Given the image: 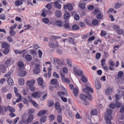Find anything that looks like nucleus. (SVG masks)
<instances>
[{"instance_id": "35", "label": "nucleus", "mask_w": 124, "mask_h": 124, "mask_svg": "<svg viewBox=\"0 0 124 124\" xmlns=\"http://www.w3.org/2000/svg\"><path fill=\"white\" fill-rule=\"evenodd\" d=\"M26 74V72L25 71H22L18 74L19 76L20 77H23L25 76Z\"/></svg>"}, {"instance_id": "18", "label": "nucleus", "mask_w": 124, "mask_h": 124, "mask_svg": "<svg viewBox=\"0 0 124 124\" xmlns=\"http://www.w3.org/2000/svg\"><path fill=\"white\" fill-rule=\"evenodd\" d=\"M18 65L19 67V69L21 70L24 69V64L22 62H19L18 63Z\"/></svg>"}, {"instance_id": "2", "label": "nucleus", "mask_w": 124, "mask_h": 124, "mask_svg": "<svg viewBox=\"0 0 124 124\" xmlns=\"http://www.w3.org/2000/svg\"><path fill=\"white\" fill-rule=\"evenodd\" d=\"M112 28L118 34H122L123 33V30L122 29L120 28L119 26L116 25H113Z\"/></svg>"}, {"instance_id": "38", "label": "nucleus", "mask_w": 124, "mask_h": 124, "mask_svg": "<svg viewBox=\"0 0 124 124\" xmlns=\"http://www.w3.org/2000/svg\"><path fill=\"white\" fill-rule=\"evenodd\" d=\"M25 59L27 61H30L32 60L31 56L29 54H26L25 57Z\"/></svg>"}, {"instance_id": "51", "label": "nucleus", "mask_w": 124, "mask_h": 124, "mask_svg": "<svg viewBox=\"0 0 124 124\" xmlns=\"http://www.w3.org/2000/svg\"><path fill=\"white\" fill-rule=\"evenodd\" d=\"M98 113L97 110L95 109H93L92 110L91 112V114L93 115H96Z\"/></svg>"}, {"instance_id": "53", "label": "nucleus", "mask_w": 124, "mask_h": 124, "mask_svg": "<svg viewBox=\"0 0 124 124\" xmlns=\"http://www.w3.org/2000/svg\"><path fill=\"white\" fill-rule=\"evenodd\" d=\"M42 21L45 23L47 24L49 22V20L48 18H44L42 19Z\"/></svg>"}, {"instance_id": "3", "label": "nucleus", "mask_w": 124, "mask_h": 124, "mask_svg": "<svg viewBox=\"0 0 124 124\" xmlns=\"http://www.w3.org/2000/svg\"><path fill=\"white\" fill-rule=\"evenodd\" d=\"M93 13L95 15H97L96 17L98 19L101 20L103 18V14L99 10L97 9H95Z\"/></svg>"}, {"instance_id": "59", "label": "nucleus", "mask_w": 124, "mask_h": 124, "mask_svg": "<svg viewBox=\"0 0 124 124\" xmlns=\"http://www.w3.org/2000/svg\"><path fill=\"white\" fill-rule=\"evenodd\" d=\"M63 27L65 29H69L70 26L68 23H66L64 24Z\"/></svg>"}, {"instance_id": "26", "label": "nucleus", "mask_w": 124, "mask_h": 124, "mask_svg": "<svg viewBox=\"0 0 124 124\" xmlns=\"http://www.w3.org/2000/svg\"><path fill=\"white\" fill-rule=\"evenodd\" d=\"M13 63L11 59H9L7 60L5 62V64L7 66H8Z\"/></svg>"}, {"instance_id": "37", "label": "nucleus", "mask_w": 124, "mask_h": 124, "mask_svg": "<svg viewBox=\"0 0 124 124\" xmlns=\"http://www.w3.org/2000/svg\"><path fill=\"white\" fill-rule=\"evenodd\" d=\"M68 42L70 43H72L74 44H75V42L74 41L73 39L71 38H69L67 39Z\"/></svg>"}, {"instance_id": "15", "label": "nucleus", "mask_w": 124, "mask_h": 124, "mask_svg": "<svg viewBox=\"0 0 124 124\" xmlns=\"http://www.w3.org/2000/svg\"><path fill=\"white\" fill-rule=\"evenodd\" d=\"M113 90V88L110 87H108L105 90V93L107 95L110 94L112 93V92Z\"/></svg>"}, {"instance_id": "55", "label": "nucleus", "mask_w": 124, "mask_h": 124, "mask_svg": "<svg viewBox=\"0 0 124 124\" xmlns=\"http://www.w3.org/2000/svg\"><path fill=\"white\" fill-rule=\"evenodd\" d=\"M92 23L93 25H97L99 23L98 21L96 19H94L93 20Z\"/></svg>"}, {"instance_id": "54", "label": "nucleus", "mask_w": 124, "mask_h": 124, "mask_svg": "<svg viewBox=\"0 0 124 124\" xmlns=\"http://www.w3.org/2000/svg\"><path fill=\"white\" fill-rule=\"evenodd\" d=\"M109 63L111 66H114L115 64V63L113 61V60L112 59H110L109 60Z\"/></svg>"}, {"instance_id": "62", "label": "nucleus", "mask_w": 124, "mask_h": 124, "mask_svg": "<svg viewBox=\"0 0 124 124\" xmlns=\"http://www.w3.org/2000/svg\"><path fill=\"white\" fill-rule=\"evenodd\" d=\"M23 102L24 104L28 105L29 102L28 100L25 98H24L23 101Z\"/></svg>"}, {"instance_id": "19", "label": "nucleus", "mask_w": 124, "mask_h": 124, "mask_svg": "<svg viewBox=\"0 0 124 124\" xmlns=\"http://www.w3.org/2000/svg\"><path fill=\"white\" fill-rule=\"evenodd\" d=\"M0 69L1 72H2L4 73L6 71V67L3 64L0 65Z\"/></svg>"}, {"instance_id": "63", "label": "nucleus", "mask_w": 124, "mask_h": 124, "mask_svg": "<svg viewBox=\"0 0 124 124\" xmlns=\"http://www.w3.org/2000/svg\"><path fill=\"white\" fill-rule=\"evenodd\" d=\"M31 103L35 107H36L37 108H39V106L38 104H37L34 101H32V102Z\"/></svg>"}, {"instance_id": "11", "label": "nucleus", "mask_w": 124, "mask_h": 124, "mask_svg": "<svg viewBox=\"0 0 124 124\" xmlns=\"http://www.w3.org/2000/svg\"><path fill=\"white\" fill-rule=\"evenodd\" d=\"M42 12L41 15L43 17H45L46 16L49 14L50 11L46 9H44L41 10Z\"/></svg>"}, {"instance_id": "10", "label": "nucleus", "mask_w": 124, "mask_h": 124, "mask_svg": "<svg viewBox=\"0 0 124 124\" xmlns=\"http://www.w3.org/2000/svg\"><path fill=\"white\" fill-rule=\"evenodd\" d=\"M120 105V104L118 102H116L115 103H111L109 106V107L111 109H113L115 108H118Z\"/></svg>"}, {"instance_id": "9", "label": "nucleus", "mask_w": 124, "mask_h": 124, "mask_svg": "<svg viewBox=\"0 0 124 124\" xmlns=\"http://www.w3.org/2000/svg\"><path fill=\"white\" fill-rule=\"evenodd\" d=\"M8 110V106L6 107L5 106L1 107L0 105V113L1 115H4L5 113L4 111L6 112Z\"/></svg>"}, {"instance_id": "34", "label": "nucleus", "mask_w": 124, "mask_h": 124, "mask_svg": "<svg viewBox=\"0 0 124 124\" xmlns=\"http://www.w3.org/2000/svg\"><path fill=\"white\" fill-rule=\"evenodd\" d=\"M46 112L44 110H42L39 112L38 113V115L39 116H41L45 114Z\"/></svg>"}, {"instance_id": "1", "label": "nucleus", "mask_w": 124, "mask_h": 124, "mask_svg": "<svg viewBox=\"0 0 124 124\" xmlns=\"http://www.w3.org/2000/svg\"><path fill=\"white\" fill-rule=\"evenodd\" d=\"M112 110L110 109H107V110L105 116V119L106 120V123L107 124H111L110 120L112 117L111 114Z\"/></svg>"}, {"instance_id": "28", "label": "nucleus", "mask_w": 124, "mask_h": 124, "mask_svg": "<svg viewBox=\"0 0 124 124\" xmlns=\"http://www.w3.org/2000/svg\"><path fill=\"white\" fill-rule=\"evenodd\" d=\"M39 85L41 86L43 83V79L40 77L38 78L37 80Z\"/></svg>"}, {"instance_id": "17", "label": "nucleus", "mask_w": 124, "mask_h": 124, "mask_svg": "<svg viewBox=\"0 0 124 124\" xmlns=\"http://www.w3.org/2000/svg\"><path fill=\"white\" fill-rule=\"evenodd\" d=\"M64 89L65 90L64 92H58L57 94L59 96H61H61H62L67 94V91L65 88H64Z\"/></svg>"}, {"instance_id": "7", "label": "nucleus", "mask_w": 124, "mask_h": 124, "mask_svg": "<svg viewBox=\"0 0 124 124\" xmlns=\"http://www.w3.org/2000/svg\"><path fill=\"white\" fill-rule=\"evenodd\" d=\"M49 46L52 48H54L59 46V44L56 41L55 43L52 42L51 41H49Z\"/></svg>"}, {"instance_id": "23", "label": "nucleus", "mask_w": 124, "mask_h": 124, "mask_svg": "<svg viewBox=\"0 0 124 124\" xmlns=\"http://www.w3.org/2000/svg\"><path fill=\"white\" fill-rule=\"evenodd\" d=\"M56 109L57 110H59L60 109V106L59 103L58 102H56L54 105Z\"/></svg>"}, {"instance_id": "21", "label": "nucleus", "mask_w": 124, "mask_h": 124, "mask_svg": "<svg viewBox=\"0 0 124 124\" xmlns=\"http://www.w3.org/2000/svg\"><path fill=\"white\" fill-rule=\"evenodd\" d=\"M86 4L84 2L80 3L78 5L79 7H80L82 10L84 9L85 8Z\"/></svg>"}, {"instance_id": "58", "label": "nucleus", "mask_w": 124, "mask_h": 124, "mask_svg": "<svg viewBox=\"0 0 124 124\" xmlns=\"http://www.w3.org/2000/svg\"><path fill=\"white\" fill-rule=\"evenodd\" d=\"M9 33L10 35L12 36H14L16 34V32L13 30H10Z\"/></svg>"}, {"instance_id": "12", "label": "nucleus", "mask_w": 124, "mask_h": 124, "mask_svg": "<svg viewBox=\"0 0 124 124\" xmlns=\"http://www.w3.org/2000/svg\"><path fill=\"white\" fill-rule=\"evenodd\" d=\"M64 8L65 9L67 8L70 11H72L73 9L72 5L70 3H68L66 5H64Z\"/></svg>"}, {"instance_id": "20", "label": "nucleus", "mask_w": 124, "mask_h": 124, "mask_svg": "<svg viewBox=\"0 0 124 124\" xmlns=\"http://www.w3.org/2000/svg\"><path fill=\"white\" fill-rule=\"evenodd\" d=\"M33 118V116L32 115L29 116L27 119L26 124L32 121Z\"/></svg>"}, {"instance_id": "50", "label": "nucleus", "mask_w": 124, "mask_h": 124, "mask_svg": "<svg viewBox=\"0 0 124 124\" xmlns=\"http://www.w3.org/2000/svg\"><path fill=\"white\" fill-rule=\"evenodd\" d=\"M53 3V2H52L50 3L47 4L46 5V7L49 10L51 9L52 8V5L51 4Z\"/></svg>"}, {"instance_id": "60", "label": "nucleus", "mask_w": 124, "mask_h": 124, "mask_svg": "<svg viewBox=\"0 0 124 124\" xmlns=\"http://www.w3.org/2000/svg\"><path fill=\"white\" fill-rule=\"evenodd\" d=\"M30 53L32 55H35L36 54V52L34 50H31L30 51Z\"/></svg>"}, {"instance_id": "13", "label": "nucleus", "mask_w": 124, "mask_h": 124, "mask_svg": "<svg viewBox=\"0 0 124 124\" xmlns=\"http://www.w3.org/2000/svg\"><path fill=\"white\" fill-rule=\"evenodd\" d=\"M95 83L96 89H100L101 87V84L98 79H96Z\"/></svg>"}, {"instance_id": "36", "label": "nucleus", "mask_w": 124, "mask_h": 124, "mask_svg": "<svg viewBox=\"0 0 124 124\" xmlns=\"http://www.w3.org/2000/svg\"><path fill=\"white\" fill-rule=\"evenodd\" d=\"M70 15L69 13L68 12H66L64 15V19H67L70 17Z\"/></svg>"}, {"instance_id": "43", "label": "nucleus", "mask_w": 124, "mask_h": 124, "mask_svg": "<svg viewBox=\"0 0 124 124\" xmlns=\"http://www.w3.org/2000/svg\"><path fill=\"white\" fill-rule=\"evenodd\" d=\"M81 80L84 82H86L87 81V78L84 75H81Z\"/></svg>"}, {"instance_id": "52", "label": "nucleus", "mask_w": 124, "mask_h": 124, "mask_svg": "<svg viewBox=\"0 0 124 124\" xmlns=\"http://www.w3.org/2000/svg\"><path fill=\"white\" fill-rule=\"evenodd\" d=\"M57 82V80L55 79H53L51 81V83L53 85L56 84Z\"/></svg>"}, {"instance_id": "32", "label": "nucleus", "mask_w": 124, "mask_h": 124, "mask_svg": "<svg viewBox=\"0 0 124 124\" xmlns=\"http://www.w3.org/2000/svg\"><path fill=\"white\" fill-rule=\"evenodd\" d=\"M79 28V26L76 24H74L72 26V29L73 30H78Z\"/></svg>"}, {"instance_id": "30", "label": "nucleus", "mask_w": 124, "mask_h": 124, "mask_svg": "<svg viewBox=\"0 0 124 124\" xmlns=\"http://www.w3.org/2000/svg\"><path fill=\"white\" fill-rule=\"evenodd\" d=\"M8 110L10 112H13L15 111V109L14 108L12 107L9 106H8Z\"/></svg>"}, {"instance_id": "49", "label": "nucleus", "mask_w": 124, "mask_h": 124, "mask_svg": "<svg viewBox=\"0 0 124 124\" xmlns=\"http://www.w3.org/2000/svg\"><path fill=\"white\" fill-rule=\"evenodd\" d=\"M9 49L8 48H5L3 52V53L5 55L7 54L9 52Z\"/></svg>"}, {"instance_id": "45", "label": "nucleus", "mask_w": 124, "mask_h": 124, "mask_svg": "<svg viewBox=\"0 0 124 124\" xmlns=\"http://www.w3.org/2000/svg\"><path fill=\"white\" fill-rule=\"evenodd\" d=\"M118 94L120 96H122L124 95V91L123 90L121 91L118 90L117 91Z\"/></svg>"}, {"instance_id": "47", "label": "nucleus", "mask_w": 124, "mask_h": 124, "mask_svg": "<svg viewBox=\"0 0 124 124\" xmlns=\"http://www.w3.org/2000/svg\"><path fill=\"white\" fill-rule=\"evenodd\" d=\"M15 3L16 6H19L20 5H22L23 4V2L22 1L18 0L16 1L15 2Z\"/></svg>"}, {"instance_id": "41", "label": "nucleus", "mask_w": 124, "mask_h": 124, "mask_svg": "<svg viewBox=\"0 0 124 124\" xmlns=\"http://www.w3.org/2000/svg\"><path fill=\"white\" fill-rule=\"evenodd\" d=\"M66 61L67 64L68 66L70 67H72L71 61L68 59H67Z\"/></svg>"}, {"instance_id": "25", "label": "nucleus", "mask_w": 124, "mask_h": 124, "mask_svg": "<svg viewBox=\"0 0 124 124\" xmlns=\"http://www.w3.org/2000/svg\"><path fill=\"white\" fill-rule=\"evenodd\" d=\"M18 80L19 85H24V81L23 79L21 78H20L18 79Z\"/></svg>"}, {"instance_id": "57", "label": "nucleus", "mask_w": 124, "mask_h": 124, "mask_svg": "<svg viewBox=\"0 0 124 124\" xmlns=\"http://www.w3.org/2000/svg\"><path fill=\"white\" fill-rule=\"evenodd\" d=\"M63 81L66 83H69L70 82V81L69 79L67 78H62Z\"/></svg>"}, {"instance_id": "44", "label": "nucleus", "mask_w": 124, "mask_h": 124, "mask_svg": "<svg viewBox=\"0 0 124 124\" xmlns=\"http://www.w3.org/2000/svg\"><path fill=\"white\" fill-rule=\"evenodd\" d=\"M123 5V4L122 3H118L116 5L115 7L116 8H118Z\"/></svg>"}, {"instance_id": "4", "label": "nucleus", "mask_w": 124, "mask_h": 124, "mask_svg": "<svg viewBox=\"0 0 124 124\" xmlns=\"http://www.w3.org/2000/svg\"><path fill=\"white\" fill-rule=\"evenodd\" d=\"M10 74V72H9L8 73L5 74L4 77H7V81L8 84L9 85H12L13 84V82L11 78L9 77Z\"/></svg>"}, {"instance_id": "27", "label": "nucleus", "mask_w": 124, "mask_h": 124, "mask_svg": "<svg viewBox=\"0 0 124 124\" xmlns=\"http://www.w3.org/2000/svg\"><path fill=\"white\" fill-rule=\"evenodd\" d=\"M56 16L57 17H60L62 15L61 12L60 11L58 10L56 11L55 12Z\"/></svg>"}, {"instance_id": "61", "label": "nucleus", "mask_w": 124, "mask_h": 124, "mask_svg": "<svg viewBox=\"0 0 124 124\" xmlns=\"http://www.w3.org/2000/svg\"><path fill=\"white\" fill-rule=\"evenodd\" d=\"M49 118L50 120L52 121L55 118V116L54 115H51L49 116Z\"/></svg>"}, {"instance_id": "16", "label": "nucleus", "mask_w": 124, "mask_h": 124, "mask_svg": "<svg viewBox=\"0 0 124 124\" xmlns=\"http://www.w3.org/2000/svg\"><path fill=\"white\" fill-rule=\"evenodd\" d=\"M35 81L34 80H32L31 81H27L26 83L27 85L29 86H32L34 84Z\"/></svg>"}, {"instance_id": "29", "label": "nucleus", "mask_w": 124, "mask_h": 124, "mask_svg": "<svg viewBox=\"0 0 124 124\" xmlns=\"http://www.w3.org/2000/svg\"><path fill=\"white\" fill-rule=\"evenodd\" d=\"M73 93L75 96H77L78 95V89L76 88H74L73 91Z\"/></svg>"}, {"instance_id": "39", "label": "nucleus", "mask_w": 124, "mask_h": 124, "mask_svg": "<svg viewBox=\"0 0 124 124\" xmlns=\"http://www.w3.org/2000/svg\"><path fill=\"white\" fill-rule=\"evenodd\" d=\"M123 74V72L122 71H120L118 72L117 74V76L118 77L117 78V79H120L122 77Z\"/></svg>"}, {"instance_id": "56", "label": "nucleus", "mask_w": 124, "mask_h": 124, "mask_svg": "<svg viewBox=\"0 0 124 124\" xmlns=\"http://www.w3.org/2000/svg\"><path fill=\"white\" fill-rule=\"evenodd\" d=\"M38 93L37 92H34L32 94V96L33 97L36 98L38 96Z\"/></svg>"}, {"instance_id": "31", "label": "nucleus", "mask_w": 124, "mask_h": 124, "mask_svg": "<svg viewBox=\"0 0 124 124\" xmlns=\"http://www.w3.org/2000/svg\"><path fill=\"white\" fill-rule=\"evenodd\" d=\"M9 45L6 42H4L2 44V47L4 48H8Z\"/></svg>"}, {"instance_id": "5", "label": "nucleus", "mask_w": 124, "mask_h": 124, "mask_svg": "<svg viewBox=\"0 0 124 124\" xmlns=\"http://www.w3.org/2000/svg\"><path fill=\"white\" fill-rule=\"evenodd\" d=\"M50 23L53 25H56L60 27H62V22L58 20L56 21L55 20L52 19V21H51Z\"/></svg>"}, {"instance_id": "48", "label": "nucleus", "mask_w": 124, "mask_h": 124, "mask_svg": "<svg viewBox=\"0 0 124 124\" xmlns=\"http://www.w3.org/2000/svg\"><path fill=\"white\" fill-rule=\"evenodd\" d=\"M22 121L23 123H24L26 124L27 119H26V116L25 115H23L22 117Z\"/></svg>"}, {"instance_id": "33", "label": "nucleus", "mask_w": 124, "mask_h": 124, "mask_svg": "<svg viewBox=\"0 0 124 124\" xmlns=\"http://www.w3.org/2000/svg\"><path fill=\"white\" fill-rule=\"evenodd\" d=\"M54 6L58 9H60L61 7V5L60 4H58L57 2H54Z\"/></svg>"}, {"instance_id": "8", "label": "nucleus", "mask_w": 124, "mask_h": 124, "mask_svg": "<svg viewBox=\"0 0 124 124\" xmlns=\"http://www.w3.org/2000/svg\"><path fill=\"white\" fill-rule=\"evenodd\" d=\"M83 91L86 93L89 94V92L93 93V90L91 87L89 86H87L85 88L83 89Z\"/></svg>"}, {"instance_id": "64", "label": "nucleus", "mask_w": 124, "mask_h": 124, "mask_svg": "<svg viewBox=\"0 0 124 124\" xmlns=\"http://www.w3.org/2000/svg\"><path fill=\"white\" fill-rule=\"evenodd\" d=\"M89 34V33H87L85 35H82V38L84 39H86L87 38Z\"/></svg>"}, {"instance_id": "22", "label": "nucleus", "mask_w": 124, "mask_h": 124, "mask_svg": "<svg viewBox=\"0 0 124 124\" xmlns=\"http://www.w3.org/2000/svg\"><path fill=\"white\" fill-rule=\"evenodd\" d=\"M33 72L35 74H37L40 72V69L38 67H36L33 70Z\"/></svg>"}, {"instance_id": "40", "label": "nucleus", "mask_w": 124, "mask_h": 124, "mask_svg": "<svg viewBox=\"0 0 124 124\" xmlns=\"http://www.w3.org/2000/svg\"><path fill=\"white\" fill-rule=\"evenodd\" d=\"M57 121L58 123H61L62 121V118L61 116L58 115L57 117Z\"/></svg>"}, {"instance_id": "14", "label": "nucleus", "mask_w": 124, "mask_h": 124, "mask_svg": "<svg viewBox=\"0 0 124 124\" xmlns=\"http://www.w3.org/2000/svg\"><path fill=\"white\" fill-rule=\"evenodd\" d=\"M51 61L53 63L55 64L58 62H59L60 60L58 58L52 57L51 58Z\"/></svg>"}, {"instance_id": "24", "label": "nucleus", "mask_w": 124, "mask_h": 124, "mask_svg": "<svg viewBox=\"0 0 124 124\" xmlns=\"http://www.w3.org/2000/svg\"><path fill=\"white\" fill-rule=\"evenodd\" d=\"M80 97L82 100L84 101L86 100L87 98V96L83 94H80Z\"/></svg>"}, {"instance_id": "42", "label": "nucleus", "mask_w": 124, "mask_h": 124, "mask_svg": "<svg viewBox=\"0 0 124 124\" xmlns=\"http://www.w3.org/2000/svg\"><path fill=\"white\" fill-rule=\"evenodd\" d=\"M47 116H44L41 117L40 119V122L42 123L45 122L46 120Z\"/></svg>"}, {"instance_id": "6", "label": "nucleus", "mask_w": 124, "mask_h": 124, "mask_svg": "<svg viewBox=\"0 0 124 124\" xmlns=\"http://www.w3.org/2000/svg\"><path fill=\"white\" fill-rule=\"evenodd\" d=\"M73 71L78 76H80L83 73L82 71L79 69H77L75 67H74L73 68Z\"/></svg>"}, {"instance_id": "46", "label": "nucleus", "mask_w": 124, "mask_h": 124, "mask_svg": "<svg viewBox=\"0 0 124 124\" xmlns=\"http://www.w3.org/2000/svg\"><path fill=\"white\" fill-rule=\"evenodd\" d=\"M54 102L52 100L49 101H48V104L49 107H52L54 104Z\"/></svg>"}]
</instances>
